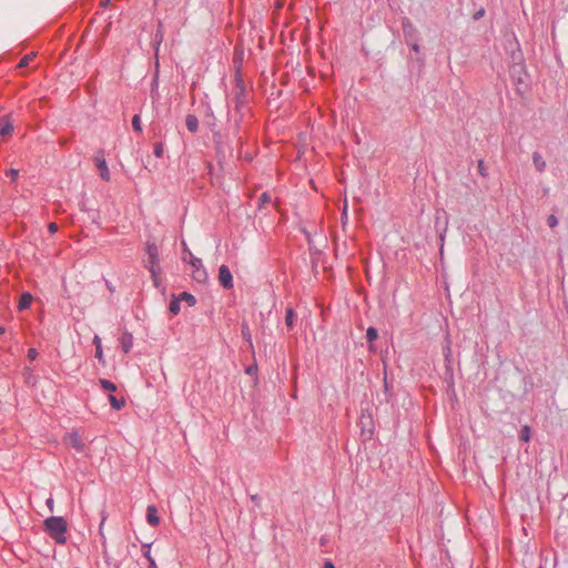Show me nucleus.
Returning <instances> with one entry per match:
<instances>
[{
	"label": "nucleus",
	"instance_id": "obj_33",
	"mask_svg": "<svg viewBox=\"0 0 568 568\" xmlns=\"http://www.w3.org/2000/svg\"><path fill=\"white\" fill-rule=\"evenodd\" d=\"M271 202V196L268 193L263 192L258 197V207L261 209L264 204Z\"/></svg>",
	"mask_w": 568,
	"mask_h": 568
},
{
	"label": "nucleus",
	"instance_id": "obj_48",
	"mask_svg": "<svg viewBox=\"0 0 568 568\" xmlns=\"http://www.w3.org/2000/svg\"><path fill=\"white\" fill-rule=\"evenodd\" d=\"M145 248L151 250V248H156V246H155V244H149V243H148V245H146V247H145Z\"/></svg>",
	"mask_w": 568,
	"mask_h": 568
},
{
	"label": "nucleus",
	"instance_id": "obj_52",
	"mask_svg": "<svg viewBox=\"0 0 568 568\" xmlns=\"http://www.w3.org/2000/svg\"><path fill=\"white\" fill-rule=\"evenodd\" d=\"M332 253L336 256L337 255V250L332 251Z\"/></svg>",
	"mask_w": 568,
	"mask_h": 568
},
{
	"label": "nucleus",
	"instance_id": "obj_3",
	"mask_svg": "<svg viewBox=\"0 0 568 568\" xmlns=\"http://www.w3.org/2000/svg\"><path fill=\"white\" fill-rule=\"evenodd\" d=\"M143 264L151 273L154 287L159 288L162 284V268L160 266V257L158 251H148V255L143 258Z\"/></svg>",
	"mask_w": 568,
	"mask_h": 568
},
{
	"label": "nucleus",
	"instance_id": "obj_46",
	"mask_svg": "<svg viewBox=\"0 0 568 568\" xmlns=\"http://www.w3.org/2000/svg\"><path fill=\"white\" fill-rule=\"evenodd\" d=\"M324 568H335L334 564L329 560L325 561Z\"/></svg>",
	"mask_w": 568,
	"mask_h": 568
},
{
	"label": "nucleus",
	"instance_id": "obj_5",
	"mask_svg": "<svg viewBox=\"0 0 568 568\" xmlns=\"http://www.w3.org/2000/svg\"><path fill=\"white\" fill-rule=\"evenodd\" d=\"M184 255L182 256V261L187 263L192 267V278L197 283H205L207 280V272L203 266L202 260L195 257L192 254V251H184Z\"/></svg>",
	"mask_w": 568,
	"mask_h": 568
},
{
	"label": "nucleus",
	"instance_id": "obj_25",
	"mask_svg": "<svg viewBox=\"0 0 568 568\" xmlns=\"http://www.w3.org/2000/svg\"><path fill=\"white\" fill-rule=\"evenodd\" d=\"M518 436L521 442H525V443L529 442L530 437H531L530 427L528 425L523 426Z\"/></svg>",
	"mask_w": 568,
	"mask_h": 568
},
{
	"label": "nucleus",
	"instance_id": "obj_40",
	"mask_svg": "<svg viewBox=\"0 0 568 568\" xmlns=\"http://www.w3.org/2000/svg\"><path fill=\"white\" fill-rule=\"evenodd\" d=\"M246 374L248 375H253L257 372V366L256 365H250L246 367L245 369Z\"/></svg>",
	"mask_w": 568,
	"mask_h": 568
},
{
	"label": "nucleus",
	"instance_id": "obj_36",
	"mask_svg": "<svg viewBox=\"0 0 568 568\" xmlns=\"http://www.w3.org/2000/svg\"><path fill=\"white\" fill-rule=\"evenodd\" d=\"M547 224L549 227L554 229L558 224V220L554 214H550L547 219Z\"/></svg>",
	"mask_w": 568,
	"mask_h": 568
},
{
	"label": "nucleus",
	"instance_id": "obj_39",
	"mask_svg": "<svg viewBox=\"0 0 568 568\" xmlns=\"http://www.w3.org/2000/svg\"><path fill=\"white\" fill-rule=\"evenodd\" d=\"M95 357H97L100 362H103V351H102V345H98V347L95 348Z\"/></svg>",
	"mask_w": 568,
	"mask_h": 568
},
{
	"label": "nucleus",
	"instance_id": "obj_34",
	"mask_svg": "<svg viewBox=\"0 0 568 568\" xmlns=\"http://www.w3.org/2000/svg\"><path fill=\"white\" fill-rule=\"evenodd\" d=\"M406 44L410 48L412 51L418 53L420 51V45L418 44V40L407 41Z\"/></svg>",
	"mask_w": 568,
	"mask_h": 568
},
{
	"label": "nucleus",
	"instance_id": "obj_37",
	"mask_svg": "<svg viewBox=\"0 0 568 568\" xmlns=\"http://www.w3.org/2000/svg\"><path fill=\"white\" fill-rule=\"evenodd\" d=\"M27 356H28L29 361L32 362L38 357V351L36 348H29Z\"/></svg>",
	"mask_w": 568,
	"mask_h": 568
},
{
	"label": "nucleus",
	"instance_id": "obj_35",
	"mask_svg": "<svg viewBox=\"0 0 568 568\" xmlns=\"http://www.w3.org/2000/svg\"><path fill=\"white\" fill-rule=\"evenodd\" d=\"M6 175L9 176L12 182H14L19 178V170H17V169H9L6 172Z\"/></svg>",
	"mask_w": 568,
	"mask_h": 568
},
{
	"label": "nucleus",
	"instance_id": "obj_45",
	"mask_svg": "<svg viewBox=\"0 0 568 568\" xmlns=\"http://www.w3.org/2000/svg\"><path fill=\"white\" fill-rule=\"evenodd\" d=\"M251 499H252V501H253L255 505H257V506H258V504H260V497H258L257 495H253V496H251Z\"/></svg>",
	"mask_w": 568,
	"mask_h": 568
},
{
	"label": "nucleus",
	"instance_id": "obj_17",
	"mask_svg": "<svg viewBox=\"0 0 568 568\" xmlns=\"http://www.w3.org/2000/svg\"><path fill=\"white\" fill-rule=\"evenodd\" d=\"M241 335H242L243 339L246 342L247 348L253 349V341H252L251 329H250L248 324L245 322L242 323V325H241Z\"/></svg>",
	"mask_w": 568,
	"mask_h": 568
},
{
	"label": "nucleus",
	"instance_id": "obj_16",
	"mask_svg": "<svg viewBox=\"0 0 568 568\" xmlns=\"http://www.w3.org/2000/svg\"><path fill=\"white\" fill-rule=\"evenodd\" d=\"M13 131V125L10 122L8 116L0 118V135L6 136L11 134Z\"/></svg>",
	"mask_w": 568,
	"mask_h": 568
},
{
	"label": "nucleus",
	"instance_id": "obj_21",
	"mask_svg": "<svg viewBox=\"0 0 568 568\" xmlns=\"http://www.w3.org/2000/svg\"><path fill=\"white\" fill-rule=\"evenodd\" d=\"M180 304H181V298H178V296L172 295V298L169 304V311L172 315H178L180 313V310H181Z\"/></svg>",
	"mask_w": 568,
	"mask_h": 568
},
{
	"label": "nucleus",
	"instance_id": "obj_4",
	"mask_svg": "<svg viewBox=\"0 0 568 568\" xmlns=\"http://www.w3.org/2000/svg\"><path fill=\"white\" fill-rule=\"evenodd\" d=\"M509 74L513 79L514 83L517 85V91L521 92L520 85H524L525 89L528 88L527 78L528 73L526 70L525 59L520 58V61L511 60L509 65Z\"/></svg>",
	"mask_w": 568,
	"mask_h": 568
},
{
	"label": "nucleus",
	"instance_id": "obj_11",
	"mask_svg": "<svg viewBox=\"0 0 568 568\" xmlns=\"http://www.w3.org/2000/svg\"><path fill=\"white\" fill-rule=\"evenodd\" d=\"M64 442L68 446L72 447L78 453H81L84 450L85 445H84L83 440L81 439L80 435L75 432L68 433L64 438Z\"/></svg>",
	"mask_w": 568,
	"mask_h": 568
},
{
	"label": "nucleus",
	"instance_id": "obj_2",
	"mask_svg": "<svg viewBox=\"0 0 568 568\" xmlns=\"http://www.w3.org/2000/svg\"><path fill=\"white\" fill-rule=\"evenodd\" d=\"M44 531L60 545L67 542L68 523L61 516H51L43 521Z\"/></svg>",
	"mask_w": 568,
	"mask_h": 568
},
{
	"label": "nucleus",
	"instance_id": "obj_12",
	"mask_svg": "<svg viewBox=\"0 0 568 568\" xmlns=\"http://www.w3.org/2000/svg\"><path fill=\"white\" fill-rule=\"evenodd\" d=\"M146 521L152 527H156L160 525L158 508L154 505H149L146 508Z\"/></svg>",
	"mask_w": 568,
	"mask_h": 568
},
{
	"label": "nucleus",
	"instance_id": "obj_13",
	"mask_svg": "<svg viewBox=\"0 0 568 568\" xmlns=\"http://www.w3.org/2000/svg\"><path fill=\"white\" fill-rule=\"evenodd\" d=\"M120 344L123 353L128 354L133 347V335L130 332H124L120 338Z\"/></svg>",
	"mask_w": 568,
	"mask_h": 568
},
{
	"label": "nucleus",
	"instance_id": "obj_49",
	"mask_svg": "<svg viewBox=\"0 0 568 568\" xmlns=\"http://www.w3.org/2000/svg\"><path fill=\"white\" fill-rule=\"evenodd\" d=\"M4 333H6V327L4 326H0V335H2Z\"/></svg>",
	"mask_w": 568,
	"mask_h": 568
},
{
	"label": "nucleus",
	"instance_id": "obj_30",
	"mask_svg": "<svg viewBox=\"0 0 568 568\" xmlns=\"http://www.w3.org/2000/svg\"><path fill=\"white\" fill-rule=\"evenodd\" d=\"M477 170H478V173H479L483 178L488 176V171H487V168L485 166V162H484V160H483V159H479V160H478Z\"/></svg>",
	"mask_w": 568,
	"mask_h": 568
},
{
	"label": "nucleus",
	"instance_id": "obj_27",
	"mask_svg": "<svg viewBox=\"0 0 568 568\" xmlns=\"http://www.w3.org/2000/svg\"><path fill=\"white\" fill-rule=\"evenodd\" d=\"M205 116L207 118V125L213 128L215 125V115L210 104L206 105Z\"/></svg>",
	"mask_w": 568,
	"mask_h": 568
},
{
	"label": "nucleus",
	"instance_id": "obj_24",
	"mask_svg": "<svg viewBox=\"0 0 568 568\" xmlns=\"http://www.w3.org/2000/svg\"><path fill=\"white\" fill-rule=\"evenodd\" d=\"M100 386L102 389L108 390L110 393H114L118 389V386L113 382L103 378L100 379Z\"/></svg>",
	"mask_w": 568,
	"mask_h": 568
},
{
	"label": "nucleus",
	"instance_id": "obj_9",
	"mask_svg": "<svg viewBox=\"0 0 568 568\" xmlns=\"http://www.w3.org/2000/svg\"><path fill=\"white\" fill-rule=\"evenodd\" d=\"M219 283L225 290L233 288V275L227 265L222 264L219 268Z\"/></svg>",
	"mask_w": 568,
	"mask_h": 568
},
{
	"label": "nucleus",
	"instance_id": "obj_38",
	"mask_svg": "<svg viewBox=\"0 0 568 568\" xmlns=\"http://www.w3.org/2000/svg\"><path fill=\"white\" fill-rule=\"evenodd\" d=\"M485 9L484 8H480L479 10H477L474 14H473V19L475 21L481 19L484 16H485Z\"/></svg>",
	"mask_w": 568,
	"mask_h": 568
},
{
	"label": "nucleus",
	"instance_id": "obj_1",
	"mask_svg": "<svg viewBox=\"0 0 568 568\" xmlns=\"http://www.w3.org/2000/svg\"><path fill=\"white\" fill-rule=\"evenodd\" d=\"M247 102H248V99H247L246 85H245V82H244L242 75L240 74V71H237L236 75H235V85H234V103H235V113L237 115L235 119V129L236 130L240 129L241 122L244 118V108L246 106Z\"/></svg>",
	"mask_w": 568,
	"mask_h": 568
},
{
	"label": "nucleus",
	"instance_id": "obj_10",
	"mask_svg": "<svg viewBox=\"0 0 568 568\" xmlns=\"http://www.w3.org/2000/svg\"><path fill=\"white\" fill-rule=\"evenodd\" d=\"M94 163L99 170L100 178L103 181H110V171L106 164V161L104 159V152L99 151L98 154L94 156Z\"/></svg>",
	"mask_w": 568,
	"mask_h": 568
},
{
	"label": "nucleus",
	"instance_id": "obj_44",
	"mask_svg": "<svg viewBox=\"0 0 568 568\" xmlns=\"http://www.w3.org/2000/svg\"><path fill=\"white\" fill-rule=\"evenodd\" d=\"M323 251H320V250H316L314 251V256L312 257L313 261L315 260H318L320 258V255L322 254Z\"/></svg>",
	"mask_w": 568,
	"mask_h": 568
},
{
	"label": "nucleus",
	"instance_id": "obj_19",
	"mask_svg": "<svg viewBox=\"0 0 568 568\" xmlns=\"http://www.w3.org/2000/svg\"><path fill=\"white\" fill-rule=\"evenodd\" d=\"M185 125L187 130L192 133L197 132L199 130V120L194 114H187L185 118Z\"/></svg>",
	"mask_w": 568,
	"mask_h": 568
},
{
	"label": "nucleus",
	"instance_id": "obj_31",
	"mask_svg": "<svg viewBox=\"0 0 568 568\" xmlns=\"http://www.w3.org/2000/svg\"><path fill=\"white\" fill-rule=\"evenodd\" d=\"M164 152V146L162 142H156L153 148V153L156 158H162Z\"/></svg>",
	"mask_w": 568,
	"mask_h": 568
},
{
	"label": "nucleus",
	"instance_id": "obj_8",
	"mask_svg": "<svg viewBox=\"0 0 568 568\" xmlns=\"http://www.w3.org/2000/svg\"><path fill=\"white\" fill-rule=\"evenodd\" d=\"M443 355L445 359V368L446 374L453 379V352H452V341L449 336L445 338V345L443 346Z\"/></svg>",
	"mask_w": 568,
	"mask_h": 568
},
{
	"label": "nucleus",
	"instance_id": "obj_20",
	"mask_svg": "<svg viewBox=\"0 0 568 568\" xmlns=\"http://www.w3.org/2000/svg\"><path fill=\"white\" fill-rule=\"evenodd\" d=\"M109 402L113 409L120 410L125 406L124 397H116L112 394L109 395Z\"/></svg>",
	"mask_w": 568,
	"mask_h": 568
},
{
	"label": "nucleus",
	"instance_id": "obj_28",
	"mask_svg": "<svg viewBox=\"0 0 568 568\" xmlns=\"http://www.w3.org/2000/svg\"><path fill=\"white\" fill-rule=\"evenodd\" d=\"M163 40V23L161 21H159L158 23V29H156V32L154 34V41L160 44Z\"/></svg>",
	"mask_w": 568,
	"mask_h": 568
},
{
	"label": "nucleus",
	"instance_id": "obj_15",
	"mask_svg": "<svg viewBox=\"0 0 568 568\" xmlns=\"http://www.w3.org/2000/svg\"><path fill=\"white\" fill-rule=\"evenodd\" d=\"M33 296L29 292L22 293L19 300L18 310L20 312L28 310L31 306Z\"/></svg>",
	"mask_w": 568,
	"mask_h": 568
},
{
	"label": "nucleus",
	"instance_id": "obj_51",
	"mask_svg": "<svg viewBox=\"0 0 568 568\" xmlns=\"http://www.w3.org/2000/svg\"><path fill=\"white\" fill-rule=\"evenodd\" d=\"M439 254H440V257H443V255H444V250H440V251H439Z\"/></svg>",
	"mask_w": 568,
	"mask_h": 568
},
{
	"label": "nucleus",
	"instance_id": "obj_32",
	"mask_svg": "<svg viewBox=\"0 0 568 568\" xmlns=\"http://www.w3.org/2000/svg\"><path fill=\"white\" fill-rule=\"evenodd\" d=\"M34 54L33 53H29V54H26L19 62L18 64V68H24L27 67L30 61L33 59Z\"/></svg>",
	"mask_w": 568,
	"mask_h": 568
},
{
	"label": "nucleus",
	"instance_id": "obj_50",
	"mask_svg": "<svg viewBox=\"0 0 568 568\" xmlns=\"http://www.w3.org/2000/svg\"><path fill=\"white\" fill-rule=\"evenodd\" d=\"M378 253H379V255H381V258H382V260H385V255H384V254H382V251H378Z\"/></svg>",
	"mask_w": 568,
	"mask_h": 568
},
{
	"label": "nucleus",
	"instance_id": "obj_26",
	"mask_svg": "<svg viewBox=\"0 0 568 568\" xmlns=\"http://www.w3.org/2000/svg\"><path fill=\"white\" fill-rule=\"evenodd\" d=\"M377 338H378V331L375 327H373V326L368 327L367 331H366V339H367V342L372 344Z\"/></svg>",
	"mask_w": 568,
	"mask_h": 568
},
{
	"label": "nucleus",
	"instance_id": "obj_18",
	"mask_svg": "<svg viewBox=\"0 0 568 568\" xmlns=\"http://www.w3.org/2000/svg\"><path fill=\"white\" fill-rule=\"evenodd\" d=\"M151 546H152L151 544H143L142 545V554L149 562L148 568H158L155 559L151 556Z\"/></svg>",
	"mask_w": 568,
	"mask_h": 568
},
{
	"label": "nucleus",
	"instance_id": "obj_47",
	"mask_svg": "<svg viewBox=\"0 0 568 568\" xmlns=\"http://www.w3.org/2000/svg\"><path fill=\"white\" fill-rule=\"evenodd\" d=\"M104 520H105V518H103V519H102V523H101V525H100V527H99L100 535H101L103 538H104V536H103V532H102V527H103Z\"/></svg>",
	"mask_w": 568,
	"mask_h": 568
},
{
	"label": "nucleus",
	"instance_id": "obj_14",
	"mask_svg": "<svg viewBox=\"0 0 568 568\" xmlns=\"http://www.w3.org/2000/svg\"><path fill=\"white\" fill-rule=\"evenodd\" d=\"M532 163L537 172L542 173L546 170V161L539 152L532 153Z\"/></svg>",
	"mask_w": 568,
	"mask_h": 568
},
{
	"label": "nucleus",
	"instance_id": "obj_22",
	"mask_svg": "<svg viewBox=\"0 0 568 568\" xmlns=\"http://www.w3.org/2000/svg\"><path fill=\"white\" fill-rule=\"evenodd\" d=\"M178 298H181V302L184 301L187 303L189 306H194L197 302L196 297L189 292H182L180 295H178Z\"/></svg>",
	"mask_w": 568,
	"mask_h": 568
},
{
	"label": "nucleus",
	"instance_id": "obj_29",
	"mask_svg": "<svg viewBox=\"0 0 568 568\" xmlns=\"http://www.w3.org/2000/svg\"><path fill=\"white\" fill-rule=\"evenodd\" d=\"M132 128L136 132L142 131L141 118L139 114L133 115L132 118Z\"/></svg>",
	"mask_w": 568,
	"mask_h": 568
},
{
	"label": "nucleus",
	"instance_id": "obj_41",
	"mask_svg": "<svg viewBox=\"0 0 568 568\" xmlns=\"http://www.w3.org/2000/svg\"><path fill=\"white\" fill-rule=\"evenodd\" d=\"M48 227L50 233H55L58 230V225L55 223H50Z\"/></svg>",
	"mask_w": 568,
	"mask_h": 568
},
{
	"label": "nucleus",
	"instance_id": "obj_7",
	"mask_svg": "<svg viewBox=\"0 0 568 568\" xmlns=\"http://www.w3.org/2000/svg\"><path fill=\"white\" fill-rule=\"evenodd\" d=\"M402 29L405 38V42L419 40V32L414 23L408 18L402 19Z\"/></svg>",
	"mask_w": 568,
	"mask_h": 568
},
{
	"label": "nucleus",
	"instance_id": "obj_43",
	"mask_svg": "<svg viewBox=\"0 0 568 568\" xmlns=\"http://www.w3.org/2000/svg\"><path fill=\"white\" fill-rule=\"evenodd\" d=\"M53 505H54V501L52 498H48L47 499V506L49 507V509L52 511L53 510Z\"/></svg>",
	"mask_w": 568,
	"mask_h": 568
},
{
	"label": "nucleus",
	"instance_id": "obj_42",
	"mask_svg": "<svg viewBox=\"0 0 568 568\" xmlns=\"http://www.w3.org/2000/svg\"><path fill=\"white\" fill-rule=\"evenodd\" d=\"M93 344H94L95 348L98 347V345H102L101 344V338L98 335H94Z\"/></svg>",
	"mask_w": 568,
	"mask_h": 568
},
{
	"label": "nucleus",
	"instance_id": "obj_23",
	"mask_svg": "<svg viewBox=\"0 0 568 568\" xmlns=\"http://www.w3.org/2000/svg\"><path fill=\"white\" fill-rule=\"evenodd\" d=\"M295 317H296V314H295L294 310L292 307H287L286 314H285V324L288 328L293 327Z\"/></svg>",
	"mask_w": 568,
	"mask_h": 568
},
{
	"label": "nucleus",
	"instance_id": "obj_6",
	"mask_svg": "<svg viewBox=\"0 0 568 568\" xmlns=\"http://www.w3.org/2000/svg\"><path fill=\"white\" fill-rule=\"evenodd\" d=\"M505 50L509 55L510 60L520 61V58H524L520 44L515 36V33L509 34L505 40Z\"/></svg>",
	"mask_w": 568,
	"mask_h": 568
}]
</instances>
